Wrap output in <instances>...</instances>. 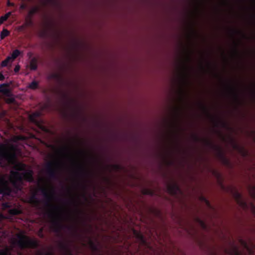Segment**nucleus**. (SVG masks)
I'll use <instances>...</instances> for the list:
<instances>
[{
	"label": "nucleus",
	"instance_id": "f257e3e1",
	"mask_svg": "<svg viewBox=\"0 0 255 255\" xmlns=\"http://www.w3.org/2000/svg\"><path fill=\"white\" fill-rule=\"evenodd\" d=\"M16 171H11L10 182L16 191H21L24 180L29 182L34 181L33 171L31 169L26 170V165L17 162L14 165Z\"/></svg>",
	"mask_w": 255,
	"mask_h": 255
},
{
	"label": "nucleus",
	"instance_id": "f03ea898",
	"mask_svg": "<svg viewBox=\"0 0 255 255\" xmlns=\"http://www.w3.org/2000/svg\"><path fill=\"white\" fill-rule=\"evenodd\" d=\"M17 238L18 239L15 240L13 243L21 249H35L38 247V243L36 240L31 239L25 235L17 234Z\"/></svg>",
	"mask_w": 255,
	"mask_h": 255
},
{
	"label": "nucleus",
	"instance_id": "7ed1b4c3",
	"mask_svg": "<svg viewBox=\"0 0 255 255\" xmlns=\"http://www.w3.org/2000/svg\"><path fill=\"white\" fill-rule=\"evenodd\" d=\"M42 195L44 197V204L46 207L52 209L53 211H59L60 208L59 206L54 205L51 203L52 200L55 197V192L54 187L52 186L49 192L45 188H40Z\"/></svg>",
	"mask_w": 255,
	"mask_h": 255
},
{
	"label": "nucleus",
	"instance_id": "20e7f679",
	"mask_svg": "<svg viewBox=\"0 0 255 255\" xmlns=\"http://www.w3.org/2000/svg\"><path fill=\"white\" fill-rule=\"evenodd\" d=\"M0 157L6 160L10 163H13L16 158V155L14 152L8 151L4 145L0 146Z\"/></svg>",
	"mask_w": 255,
	"mask_h": 255
},
{
	"label": "nucleus",
	"instance_id": "39448f33",
	"mask_svg": "<svg viewBox=\"0 0 255 255\" xmlns=\"http://www.w3.org/2000/svg\"><path fill=\"white\" fill-rule=\"evenodd\" d=\"M207 145L209 146L211 148L214 149L217 151L218 157L222 160V161L226 165H228L230 164L229 160L225 157L222 149L218 146L215 145L212 142L208 139H204Z\"/></svg>",
	"mask_w": 255,
	"mask_h": 255
},
{
	"label": "nucleus",
	"instance_id": "423d86ee",
	"mask_svg": "<svg viewBox=\"0 0 255 255\" xmlns=\"http://www.w3.org/2000/svg\"><path fill=\"white\" fill-rule=\"evenodd\" d=\"M57 164L56 162H49L46 166V172L48 176L51 179L57 178V172L56 168L54 167Z\"/></svg>",
	"mask_w": 255,
	"mask_h": 255
},
{
	"label": "nucleus",
	"instance_id": "0eeeda50",
	"mask_svg": "<svg viewBox=\"0 0 255 255\" xmlns=\"http://www.w3.org/2000/svg\"><path fill=\"white\" fill-rule=\"evenodd\" d=\"M0 191L7 195H10L12 191L5 178L0 175Z\"/></svg>",
	"mask_w": 255,
	"mask_h": 255
},
{
	"label": "nucleus",
	"instance_id": "6e6552de",
	"mask_svg": "<svg viewBox=\"0 0 255 255\" xmlns=\"http://www.w3.org/2000/svg\"><path fill=\"white\" fill-rule=\"evenodd\" d=\"M225 252L228 255H244L234 243H231L230 247L228 249H226Z\"/></svg>",
	"mask_w": 255,
	"mask_h": 255
},
{
	"label": "nucleus",
	"instance_id": "1a4fd4ad",
	"mask_svg": "<svg viewBox=\"0 0 255 255\" xmlns=\"http://www.w3.org/2000/svg\"><path fill=\"white\" fill-rule=\"evenodd\" d=\"M133 233L140 245L146 248H150L149 245L146 241L145 237L140 232L134 230L133 231Z\"/></svg>",
	"mask_w": 255,
	"mask_h": 255
},
{
	"label": "nucleus",
	"instance_id": "9d476101",
	"mask_svg": "<svg viewBox=\"0 0 255 255\" xmlns=\"http://www.w3.org/2000/svg\"><path fill=\"white\" fill-rule=\"evenodd\" d=\"M167 190L169 193L173 196H176L179 192H181L179 186L175 183L168 185Z\"/></svg>",
	"mask_w": 255,
	"mask_h": 255
},
{
	"label": "nucleus",
	"instance_id": "9b49d317",
	"mask_svg": "<svg viewBox=\"0 0 255 255\" xmlns=\"http://www.w3.org/2000/svg\"><path fill=\"white\" fill-rule=\"evenodd\" d=\"M239 242L241 245L245 250H246L250 255L254 254V249L255 248V246L253 244H252L251 245L252 247H250L248 243L245 240H243L242 238H240L239 239Z\"/></svg>",
	"mask_w": 255,
	"mask_h": 255
},
{
	"label": "nucleus",
	"instance_id": "f8f14e48",
	"mask_svg": "<svg viewBox=\"0 0 255 255\" xmlns=\"http://www.w3.org/2000/svg\"><path fill=\"white\" fill-rule=\"evenodd\" d=\"M9 84L8 83H3L0 85V93L6 97H10L11 91L9 89Z\"/></svg>",
	"mask_w": 255,
	"mask_h": 255
},
{
	"label": "nucleus",
	"instance_id": "ddd939ff",
	"mask_svg": "<svg viewBox=\"0 0 255 255\" xmlns=\"http://www.w3.org/2000/svg\"><path fill=\"white\" fill-rule=\"evenodd\" d=\"M59 247L61 250L63 252L64 255H73L72 252L69 245L63 243H60L59 244Z\"/></svg>",
	"mask_w": 255,
	"mask_h": 255
},
{
	"label": "nucleus",
	"instance_id": "4468645a",
	"mask_svg": "<svg viewBox=\"0 0 255 255\" xmlns=\"http://www.w3.org/2000/svg\"><path fill=\"white\" fill-rule=\"evenodd\" d=\"M235 196L238 203L242 206L243 208L246 209L247 208V203L243 200L242 195L239 192H237L235 194Z\"/></svg>",
	"mask_w": 255,
	"mask_h": 255
},
{
	"label": "nucleus",
	"instance_id": "2eb2a0df",
	"mask_svg": "<svg viewBox=\"0 0 255 255\" xmlns=\"http://www.w3.org/2000/svg\"><path fill=\"white\" fill-rule=\"evenodd\" d=\"M88 244L90 249L93 252H99L100 250L98 247L99 243H96L90 238L89 239Z\"/></svg>",
	"mask_w": 255,
	"mask_h": 255
},
{
	"label": "nucleus",
	"instance_id": "dca6fc26",
	"mask_svg": "<svg viewBox=\"0 0 255 255\" xmlns=\"http://www.w3.org/2000/svg\"><path fill=\"white\" fill-rule=\"evenodd\" d=\"M53 226L54 227V231L57 233L60 232L63 227V226L61 224L60 221L57 219L53 220Z\"/></svg>",
	"mask_w": 255,
	"mask_h": 255
},
{
	"label": "nucleus",
	"instance_id": "f3484780",
	"mask_svg": "<svg viewBox=\"0 0 255 255\" xmlns=\"http://www.w3.org/2000/svg\"><path fill=\"white\" fill-rule=\"evenodd\" d=\"M30 68L32 70H36L37 68V59L34 57L32 58L29 63Z\"/></svg>",
	"mask_w": 255,
	"mask_h": 255
},
{
	"label": "nucleus",
	"instance_id": "a211bd4d",
	"mask_svg": "<svg viewBox=\"0 0 255 255\" xmlns=\"http://www.w3.org/2000/svg\"><path fill=\"white\" fill-rule=\"evenodd\" d=\"M22 213L21 211L18 208L10 209L8 211V214L10 216L18 215Z\"/></svg>",
	"mask_w": 255,
	"mask_h": 255
},
{
	"label": "nucleus",
	"instance_id": "6ab92c4d",
	"mask_svg": "<svg viewBox=\"0 0 255 255\" xmlns=\"http://www.w3.org/2000/svg\"><path fill=\"white\" fill-rule=\"evenodd\" d=\"M78 169L80 174L82 176L87 177L90 175V173L83 166H79Z\"/></svg>",
	"mask_w": 255,
	"mask_h": 255
},
{
	"label": "nucleus",
	"instance_id": "aec40b11",
	"mask_svg": "<svg viewBox=\"0 0 255 255\" xmlns=\"http://www.w3.org/2000/svg\"><path fill=\"white\" fill-rule=\"evenodd\" d=\"M229 88H230V91L233 95L235 100L237 102H239V97L238 94L237 92L236 88L233 86H230Z\"/></svg>",
	"mask_w": 255,
	"mask_h": 255
},
{
	"label": "nucleus",
	"instance_id": "412c9836",
	"mask_svg": "<svg viewBox=\"0 0 255 255\" xmlns=\"http://www.w3.org/2000/svg\"><path fill=\"white\" fill-rule=\"evenodd\" d=\"M29 202L33 205H37L38 204V200L36 198V194H33L29 198Z\"/></svg>",
	"mask_w": 255,
	"mask_h": 255
},
{
	"label": "nucleus",
	"instance_id": "4be33fe9",
	"mask_svg": "<svg viewBox=\"0 0 255 255\" xmlns=\"http://www.w3.org/2000/svg\"><path fill=\"white\" fill-rule=\"evenodd\" d=\"M10 32L6 29L3 28L0 33V38L3 39L5 37L9 35Z\"/></svg>",
	"mask_w": 255,
	"mask_h": 255
},
{
	"label": "nucleus",
	"instance_id": "5701e85b",
	"mask_svg": "<svg viewBox=\"0 0 255 255\" xmlns=\"http://www.w3.org/2000/svg\"><path fill=\"white\" fill-rule=\"evenodd\" d=\"M20 51L18 49H15L12 52L11 55L10 57H11L12 60H13L16 59L20 55Z\"/></svg>",
	"mask_w": 255,
	"mask_h": 255
},
{
	"label": "nucleus",
	"instance_id": "b1692460",
	"mask_svg": "<svg viewBox=\"0 0 255 255\" xmlns=\"http://www.w3.org/2000/svg\"><path fill=\"white\" fill-rule=\"evenodd\" d=\"M12 61L10 56H8L5 60L2 61L1 63V66L2 67H6L8 64V63L10 61Z\"/></svg>",
	"mask_w": 255,
	"mask_h": 255
},
{
	"label": "nucleus",
	"instance_id": "393cba45",
	"mask_svg": "<svg viewBox=\"0 0 255 255\" xmlns=\"http://www.w3.org/2000/svg\"><path fill=\"white\" fill-rule=\"evenodd\" d=\"M38 87V83L36 81H33L29 85V88L32 90L36 89Z\"/></svg>",
	"mask_w": 255,
	"mask_h": 255
},
{
	"label": "nucleus",
	"instance_id": "a878e982",
	"mask_svg": "<svg viewBox=\"0 0 255 255\" xmlns=\"http://www.w3.org/2000/svg\"><path fill=\"white\" fill-rule=\"evenodd\" d=\"M219 124H221L222 127L226 128L227 127V124L225 122L220 120L216 121L215 126L218 127Z\"/></svg>",
	"mask_w": 255,
	"mask_h": 255
},
{
	"label": "nucleus",
	"instance_id": "bb28decb",
	"mask_svg": "<svg viewBox=\"0 0 255 255\" xmlns=\"http://www.w3.org/2000/svg\"><path fill=\"white\" fill-rule=\"evenodd\" d=\"M233 142L234 148L236 149H240L243 152L244 154L245 155L246 154V152L244 150V149L243 148L240 147L237 144H236L233 140Z\"/></svg>",
	"mask_w": 255,
	"mask_h": 255
},
{
	"label": "nucleus",
	"instance_id": "cd10ccee",
	"mask_svg": "<svg viewBox=\"0 0 255 255\" xmlns=\"http://www.w3.org/2000/svg\"><path fill=\"white\" fill-rule=\"evenodd\" d=\"M2 206L4 209H6L10 208L11 206L10 203L8 202H4L2 203Z\"/></svg>",
	"mask_w": 255,
	"mask_h": 255
},
{
	"label": "nucleus",
	"instance_id": "c85d7f7f",
	"mask_svg": "<svg viewBox=\"0 0 255 255\" xmlns=\"http://www.w3.org/2000/svg\"><path fill=\"white\" fill-rule=\"evenodd\" d=\"M51 78L54 79H59L60 78V75L58 73H53L51 75Z\"/></svg>",
	"mask_w": 255,
	"mask_h": 255
},
{
	"label": "nucleus",
	"instance_id": "c756f323",
	"mask_svg": "<svg viewBox=\"0 0 255 255\" xmlns=\"http://www.w3.org/2000/svg\"><path fill=\"white\" fill-rule=\"evenodd\" d=\"M38 10V8L37 7H35L34 8H33L32 9H31V10H30V11L29 12V16H32V15H33L34 14H35V13H36Z\"/></svg>",
	"mask_w": 255,
	"mask_h": 255
},
{
	"label": "nucleus",
	"instance_id": "7c9ffc66",
	"mask_svg": "<svg viewBox=\"0 0 255 255\" xmlns=\"http://www.w3.org/2000/svg\"><path fill=\"white\" fill-rule=\"evenodd\" d=\"M201 107L203 109V110L210 116H211L206 107V106L203 104L201 105Z\"/></svg>",
	"mask_w": 255,
	"mask_h": 255
},
{
	"label": "nucleus",
	"instance_id": "2f4dec72",
	"mask_svg": "<svg viewBox=\"0 0 255 255\" xmlns=\"http://www.w3.org/2000/svg\"><path fill=\"white\" fill-rule=\"evenodd\" d=\"M27 4L26 3H22L20 5L19 8L21 10H24V9H25L27 8Z\"/></svg>",
	"mask_w": 255,
	"mask_h": 255
},
{
	"label": "nucleus",
	"instance_id": "473e14b6",
	"mask_svg": "<svg viewBox=\"0 0 255 255\" xmlns=\"http://www.w3.org/2000/svg\"><path fill=\"white\" fill-rule=\"evenodd\" d=\"M7 19L4 17V15L1 16L0 17V24L3 23L5 21H6Z\"/></svg>",
	"mask_w": 255,
	"mask_h": 255
},
{
	"label": "nucleus",
	"instance_id": "72a5a7b5",
	"mask_svg": "<svg viewBox=\"0 0 255 255\" xmlns=\"http://www.w3.org/2000/svg\"><path fill=\"white\" fill-rule=\"evenodd\" d=\"M202 200L204 201L206 203V204H207V205L209 207H211V205H210V202H209V201H208L205 197H202Z\"/></svg>",
	"mask_w": 255,
	"mask_h": 255
},
{
	"label": "nucleus",
	"instance_id": "f704fd0d",
	"mask_svg": "<svg viewBox=\"0 0 255 255\" xmlns=\"http://www.w3.org/2000/svg\"><path fill=\"white\" fill-rule=\"evenodd\" d=\"M11 12H8L5 14L4 15V17L6 18V19H8V17L11 15Z\"/></svg>",
	"mask_w": 255,
	"mask_h": 255
},
{
	"label": "nucleus",
	"instance_id": "c9c22d12",
	"mask_svg": "<svg viewBox=\"0 0 255 255\" xmlns=\"http://www.w3.org/2000/svg\"><path fill=\"white\" fill-rule=\"evenodd\" d=\"M11 12H8L5 14L4 15V17L6 18V19H8V17L11 15Z\"/></svg>",
	"mask_w": 255,
	"mask_h": 255
},
{
	"label": "nucleus",
	"instance_id": "e433bc0d",
	"mask_svg": "<svg viewBox=\"0 0 255 255\" xmlns=\"http://www.w3.org/2000/svg\"><path fill=\"white\" fill-rule=\"evenodd\" d=\"M19 69H20L19 66V65H16L14 69V71L16 73V72H18L19 71Z\"/></svg>",
	"mask_w": 255,
	"mask_h": 255
},
{
	"label": "nucleus",
	"instance_id": "4c0bfd02",
	"mask_svg": "<svg viewBox=\"0 0 255 255\" xmlns=\"http://www.w3.org/2000/svg\"><path fill=\"white\" fill-rule=\"evenodd\" d=\"M193 138L196 141H198L200 140V138L197 135H194Z\"/></svg>",
	"mask_w": 255,
	"mask_h": 255
},
{
	"label": "nucleus",
	"instance_id": "58836bf2",
	"mask_svg": "<svg viewBox=\"0 0 255 255\" xmlns=\"http://www.w3.org/2000/svg\"><path fill=\"white\" fill-rule=\"evenodd\" d=\"M4 79V76L2 74L0 73V81H3Z\"/></svg>",
	"mask_w": 255,
	"mask_h": 255
},
{
	"label": "nucleus",
	"instance_id": "ea45409f",
	"mask_svg": "<svg viewBox=\"0 0 255 255\" xmlns=\"http://www.w3.org/2000/svg\"><path fill=\"white\" fill-rule=\"evenodd\" d=\"M146 194L152 195L153 194V192L151 191H147Z\"/></svg>",
	"mask_w": 255,
	"mask_h": 255
},
{
	"label": "nucleus",
	"instance_id": "a19ab883",
	"mask_svg": "<svg viewBox=\"0 0 255 255\" xmlns=\"http://www.w3.org/2000/svg\"><path fill=\"white\" fill-rule=\"evenodd\" d=\"M234 51H235V53L236 54H238L239 52H238V50L237 48V44H236V47L235 48V50Z\"/></svg>",
	"mask_w": 255,
	"mask_h": 255
},
{
	"label": "nucleus",
	"instance_id": "79ce46f5",
	"mask_svg": "<svg viewBox=\"0 0 255 255\" xmlns=\"http://www.w3.org/2000/svg\"><path fill=\"white\" fill-rule=\"evenodd\" d=\"M71 203H72L73 204H74L75 205H76V206H77V204H76V201H75V200H74V199H72L71 200Z\"/></svg>",
	"mask_w": 255,
	"mask_h": 255
},
{
	"label": "nucleus",
	"instance_id": "37998d69",
	"mask_svg": "<svg viewBox=\"0 0 255 255\" xmlns=\"http://www.w3.org/2000/svg\"><path fill=\"white\" fill-rule=\"evenodd\" d=\"M233 31H234V32H238L240 33H241L244 35V36H245V35L242 32H241L240 31H237V30H234Z\"/></svg>",
	"mask_w": 255,
	"mask_h": 255
},
{
	"label": "nucleus",
	"instance_id": "c03bdc74",
	"mask_svg": "<svg viewBox=\"0 0 255 255\" xmlns=\"http://www.w3.org/2000/svg\"><path fill=\"white\" fill-rule=\"evenodd\" d=\"M7 5L8 6H13L14 4L13 3H11L9 1H8V3H7Z\"/></svg>",
	"mask_w": 255,
	"mask_h": 255
},
{
	"label": "nucleus",
	"instance_id": "a18cd8bd",
	"mask_svg": "<svg viewBox=\"0 0 255 255\" xmlns=\"http://www.w3.org/2000/svg\"><path fill=\"white\" fill-rule=\"evenodd\" d=\"M49 216H50V217H54V214L52 212H50L49 213Z\"/></svg>",
	"mask_w": 255,
	"mask_h": 255
},
{
	"label": "nucleus",
	"instance_id": "49530a36",
	"mask_svg": "<svg viewBox=\"0 0 255 255\" xmlns=\"http://www.w3.org/2000/svg\"><path fill=\"white\" fill-rule=\"evenodd\" d=\"M0 194H2L3 195L7 196V195L5 194L4 193H2V192H1V191H0Z\"/></svg>",
	"mask_w": 255,
	"mask_h": 255
},
{
	"label": "nucleus",
	"instance_id": "de8ad7c7",
	"mask_svg": "<svg viewBox=\"0 0 255 255\" xmlns=\"http://www.w3.org/2000/svg\"><path fill=\"white\" fill-rule=\"evenodd\" d=\"M187 60L188 61H190V57H189V56H188Z\"/></svg>",
	"mask_w": 255,
	"mask_h": 255
},
{
	"label": "nucleus",
	"instance_id": "09e8293b",
	"mask_svg": "<svg viewBox=\"0 0 255 255\" xmlns=\"http://www.w3.org/2000/svg\"><path fill=\"white\" fill-rule=\"evenodd\" d=\"M202 226H203L204 227H205V226H205V224H204L203 222H202Z\"/></svg>",
	"mask_w": 255,
	"mask_h": 255
},
{
	"label": "nucleus",
	"instance_id": "8fccbe9b",
	"mask_svg": "<svg viewBox=\"0 0 255 255\" xmlns=\"http://www.w3.org/2000/svg\"><path fill=\"white\" fill-rule=\"evenodd\" d=\"M13 100H13V99H9V101H10V102H12L13 101Z\"/></svg>",
	"mask_w": 255,
	"mask_h": 255
},
{
	"label": "nucleus",
	"instance_id": "3c124183",
	"mask_svg": "<svg viewBox=\"0 0 255 255\" xmlns=\"http://www.w3.org/2000/svg\"><path fill=\"white\" fill-rule=\"evenodd\" d=\"M253 93L254 95L255 96V90H254L253 91Z\"/></svg>",
	"mask_w": 255,
	"mask_h": 255
},
{
	"label": "nucleus",
	"instance_id": "603ef678",
	"mask_svg": "<svg viewBox=\"0 0 255 255\" xmlns=\"http://www.w3.org/2000/svg\"><path fill=\"white\" fill-rule=\"evenodd\" d=\"M68 228H69V230L73 229H72V227H69Z\"/></svg>",
	"mask_w": 255,
	"mask_h": 255
},
{
	"label": "nucleus",
	"instance_id": "864d4df0",
	"mask_svg": "<svg viewBox=\"0 0 255 255\" xmlns=\"http://www.w3.org/2000/svg\"><path fill=\"white\" fill-rule=\"evenodd\" d=\"M74 232H75V234H77V230H74Z\"/></svg>",
	"mask_w": 255,
	"mask_h": 255
},
{
	"label": "nucleus",
	"instance_id": "5fc2aeb1",
	"mask_svg": "<svg viewBox=\"0 0 255 255\" xmlns=\"http://www.w3.org/2000/svg\"><path fill=\"white\" fill-rule=\"evenodd\" d=\"M185 79H186L185 77V76H184V77H183V79H184V80H185Z\"/></svg>",
	"mask_w": 255,
	"mask_h": 255
},
{
	"label": "nucleus",
	"instance_id": "6e6d98bb",
	"mask_svg": "<svg viewBox=\"0 0 255 255\" xmlns=\"http://www.w3.org/2000/svg\"><path fill=\"white\" fill-rule=\"evenodd\" d=\"M254 190H255V187H254ZM254 196L255 197V195H254Z\"/></svg>",
	"mask_w": 255,
	"mask_h": 255
},
{
	"label": "nucleus",
	"instance_id": "4d7b16f0",
	"mask_svg": "<svg viewBox=\"0 0 255 255\" xmlns=\"http://www.w3.org/2000/svg\"><path fill=\"white\" fill-rule=\"evenodd\" d=\"M193 32L194 33V34H195V32L193 30Z\"/></svg>",
	"mask_w": 255,
	"mask_h": 255
},
{
	"label": "nucleus",
	"instance_id": "13d9d810",
	"mask_svg": "<svg viewBox=\"0 0 255 255\" xmlns=\"http://www.w3.org/2000/svg\"><path fill=\"white\" fill-rule=\"evenodd\" d=\"M67 149H68L67 148H65L64 150H67Z\"/></svg>",
	"mask_w": 255,
	"mask_h": 255
},
{
	"label": "nucleus",
	"instance_id": "bf43d9fd",
	"mask_svg": "<svg viewBox=\"0 0 255 255\" xmlns=\"http://www.w3.org/2000/svg\"><path fill=\"white\" fill-rule=\"evenodd\" d=\"M184 69H186V66H184Z\"/></svg>",
	"mask_w": 255,
	"mask_h": 255
}]
</instances>
